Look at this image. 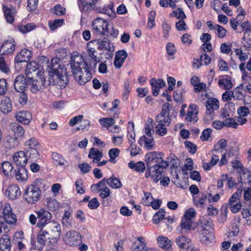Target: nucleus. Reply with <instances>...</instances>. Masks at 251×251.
<instances>
[{"label": "nucleus", "instance_id": "nucleus-54", "mask_svg": "<svg viewBox=\"0 0 251 251\" xmlns=\"http://www.w3.org/2000/svg\"><path fill=\"white\" fill-rule=\"evenodd\" d=\"M193 200L194 203L196 206L201 207L206 203L207 197L206 196H203L200 198H198L197 197L193 196Z\"/></svg>", "mask_w": 251, "mask_h": 251}, {"label": "nucleus", "instance_id": "nucleus-42", "mask_svg": "<svg viewBox=\"0 0 251 251\" xmlns=\"http://www.w3.org/2000/svg\"><path fill=\"white\" fill-rule=\"evenodd\" d=\"M39 148H26L25 155L26 157L28 156L29 159L31 161L36 160L39 157L38 149Z\"/></svg>", "mask_w": 251, "mask_h": 251}, {"label": "nucleus", "instance_id": "nucleus-4", "mask_svg": "<svg viewBox=\"0 0 251 251\" xmlns=\"http://www.w3.org/2000/svg\"><path fill=\"white\" fill-rule=\"evenodd\" d=\"M156 122L157 124L155 127V133L160 136L165 135L167 132L166 127L171 123L168 103L163 105L161 113L156 118Z\"/></svg>", "mask_w": 251, "mask_h": 251}, {"label": "nucleus", "instance_id": "nucleus-33", "mask_svg": "<svg viewBox=\"0 0 251 251\" xmlns=\"http://www.w3.org/2000/svg\"><path fill=\"white\" fill-rule=\"evenodd\" d=\"M11 243L10 237L3 235L0 239V251H10Z\"/></svg>", "mask_w": 251, "mask_h": 251}, {"label": "nucleus", "instance_id": "nucleus-41", "mask_svg": "<svg viewBox=\"0 0 251 251\" xmlns=\"http://www.w3.org/2000/svg\"><path fill=\"white\" fill-rule=\"evenodd\" d=\"M1 168L2 173L5 176H12L13 167L11 163L8 161L3 162L1 164Z\"/></svg>", "mask_w": 251, "mask_h": 251}, {"label": "nucleus", "instance_id": "nucleus-35", "mask_svg": "<svg viewBox=\"0 0 251 251\" xmlns=\"http://www.w3.org/2000/svg\"><path fill=\"white\" fill-rule=\"evenodd\" d=\"M158 246L165 251H169L172 248V242L166 237L159 236L157 239Z\"/></svg>", "mask_w": 251, "mask_h": 251}, {"label": "nucleus", "instance_id": "nucleus-47", "mask_svg": "<svg viewBox=\"0 0 251 251\" xmlns=\"http://www.w3.org/2000/svg\"><path fill=\"white\" fill-rule=\"evenodd\" d=\"M36 27L35 24L33 23H29L26 25H22L18 26V30L22 33H26L30 32Z\"/></svg>", "mask_w": 251, "mask_h": 251}, {"label": "nucleus", "instance_id": "nucleus-38", "mask_svg": "<svg viewBox=\"0 0 251 251\" xmlns=\"http://www.w3.org/2000/svg\"><path fill=\"white\" fill-rule=\"evenodd\" d=\"M128 166L129 168L139 173H143L146 169L145 164L142 161H138L136 163L130 161L128 163Z\"/></svg>", "mask_w": 251, "mask_h": 251}, {"label": "nucleus", "instance_id": "nucleus-51", "mask_svg": "<svg viewBox=\"0 0 251 251\" xmlns=\"http://www.w3.org/2000/svg\"><path fill=\"white\" fill-rule=\"evenodd\" d=\"M0 70L5 74L10 72L9 63L2 56L0 57Z\"/></svg>", "mask_w": 251, "mask_h": 251}, {"label": "nucleus", "instance_id": "nucleus-24", "mask_svg": "<svg viewBox=\"0 0 251 251\" xmlns=\"http://www.w3.org/2000/svg\"><path fill=\"white\" fill-rule=\"evenodd\" d=\"M150 83L151 86L152 92L154 96H157L160 90V89L165 86V82L161 79H156L152 78L150 81Z\"/></svg>", "mask_w": 251, "mask_h": 251}, {"label": "nucleus", "instance_id": "nucleus-43", "mask_svg": "<svg viewBox=\"0 0 251 251\" xmlns=\"http://www.w3.org/2000/svg\"><path fill=\"white\" fill-rule=\"evenodd\" d=\"M114 4L112 2H110L107 5H104L100 7V12L102 13L105 14L111 18H115V13L113 8Z\"/></svg>", "mask_w": 251, "mask_h": 251}, {"label": "nucleus", "instance_id": "nucleus-29", "mask_svg": "<svg viewBox=\"0 0 251 251\" xmlns=\"http://www.w3.org/2000/svg\"><path fill=\"white\" fill-rule=\"evenodd\" d=\"M97 49L100 50H105L108 51H114L113 45L108 40H94Z\"/></svg>", "mask_w": 251, "mask_h": 251}, {"label": "nucleus", "instance_id": "nucleus-44", "mask_svg": "<svg viewBox=\"0 0 251 251\" xmlns=\"http://www.w3.org/2000/svg\"><path fill=\"white\" fill-rule=\"evenodd\" d=\"M49 225L51 231L57 233L55 239L58 240L60 238L61 233V227L60 225L58 222L54 220L50 221Z\"/></svg>", "mask_w": 251, "mask_h": 251}, {"label": "nucleus", "instance_id": "nucleus-58", "mask_svg": "<svg viewBox=\"0 0 251 251\" xmlns=\"http://www.w3.org/2000/svg\"><path fill=\"white\" fill-rule=\"evenodd\" d=\"M241 191H240V192L236 191L229 198L228 201L227 205L236 203L239 201H241L240 200L241 196Z\"/></svg>", "mask_w": 251, "mask_h": 251}, {"label": "nucleus", "instance_id": "nucleus-46", "mask_svg": "<svg viewBox=\"0 0 251 251\" xmlns=\"http://www.w3.org/2000/svg\"><path fill=\"white\" fill-rule=\"evenodd\" d=\"M15 176L17 180L24 181L27 178V173L24 168H20L16 171Z\"/></svg>", "mask_w": 251, "mask_h": 251}, {"label": "nucleus", "instance_id": "nucleus-34", "mask_svg": "<svg viewBox=\"0 0 251 251\" xmlns=\"http://www.w3.org/2000/svg\"><path fill=\"white\" fill-rule=\"evenodd\" d=\"M51 158L56 165L63 166L64 168H67L69 166L68 162L57 152H52Z\"/></svg>", "mask_w": 251, "mask_h": 251}, {"label": "nucleus", "instance_id": "nucleus-61", "mask_svg": "<svg viewBox=\"0 0 251 251\" xmlns=\"http://www.w3.org/2000/svg\"><path fill=\"white\" fill-rule=\"evenodd\" d=\"M192 223L191 220H189L183 216L180 222V226L182 229H189L192 227Z\"/></svg>", "mask_w": 251, "mask_h": 251}, {"label": "nucleus", "instance_id": "nucleus-1", "mask_svg": "<svg viewBox=\"0 0 251 251\" xmlns=\"http://www.w3.org/2000/svg\"><path fill=\"white\" fill-rule=\"evenodd\" d=\"M96 45L94 40L87 44V50L90 58L84 60L83 56L77 52H74L71 57L70 65L73 76L80 84L84 85L92 77V72L96 68L97 52L94 46Z\"/></svg>", "mask_w": 251, "mask_h": 251}, {"label": "nucleus", "instance_id": "nucleus-2", "mask_svg": "<svg viewBox=\"0 0 251 251\" xmlns=\"http://www.w3.org/2000/svg\"><path fill=\"white\" fill-rule=\"evenodd\" d=\"M43 60L46 63L42 67L46 68L48 75L52 77L53 81L61 87H65L69 79L66 68L64 65L60 64V59L57 57L52 58L50 63H49V59L46 57H43Z\"/></svg>", "mask_w": 251, "mask_h": 251}, {"label": "nucleus", "instance_id": "nucleus-18", "mask_svg": "<svg viewBox=\"0 0 251 251\" xmlns=\"http://www.w3.org/2000/svg\"><path fill=\"white\" fill-rule=\"evenodd\" d=\"M16 119L19 123L25 125H28L32 119V116L29 111L23 110L17 112Z\"/></svg>", "mask_w": 251, "mask_h": 251}, {"label": "nucleus", "instance_id": "nucleus-57", "mask_svg": "<svg viewBox=\"0 0 251 251\" xmlns=\"http://www.w3.org/2000/svg\"><path fill=\"white\" fill-rule=\"evenodd\" d=\"M78 5L82 12H85L91 6V2L84 0H78Z\"/></svg>", "mask_w": 251, "mask_h": 251}, {"label": "nucleus", "instance_id": "nucleus-20", "mask_svg": "<svg viewBox=\"0 0 251 251\" xmlns=\"http://www.w3.org/2000/svg\"><path fill=\"white\" fill-rule=\"evenodd\" d=\"M13 161L17 166H25L27 163V157L23 151L16 152L12 157Z\"/></svg>", "mask_w": 251, "mask_h": 251}, {"label": "nucleus", "instance_id": "nucleus-53", "mask_svg": "<svg viewBox=\"0 0 251 251\" xmlns=\"http://www.w3.org/2000/svg\"><path fill=\"white\" fill-rule=\"evenodd\" d=\"M251 32L247 31V34H245L242 41V48L245 49L246 50L249 49L251 47Z\"/></svg>", "mask_w": 251, "mask_h": 251}, {"label": "nucleus", "instance_id": "nucleus-19", "mask_svg": "<svg viewBox=\"0 0 251 251\" xmlns=\"http://www.w3.org/2000/svg\"><path fill=\"white\" fill-rule=\"evenodd\" d=\"M127 56L126 51L121 50L116 52L113 64L116 69L120 68Z\"/></svg>", "mask_w": 251, "mask_h": 251}, {"label": "nucleus", "instance_id": "nucleus-9", "mask_svg": "<svg viewBox=\"0 0 251 251\" xmlns=\"http://www.w3.org/2000/svg\"><path fill=\"white\" fill-rule=\"evenodd\" d=\"M238 155L239 148L237 146H229L226 151L222 153L219 162V166H222L227 164L229 159L234 158H237Z\"/></svg>", "mask_w": 251, "mask_h": 251}, {"label": "nucleus", "instance_id": "nucleus-32", "mask_svg": "<svg viewBox=\"0 0 251 251\" xmlns=\"http://www.w3.org/2000/svg\"><path fill=\"white\" fill-rule=\"evenodd\" d=\"M133 251H147V247L145 238L142 236L137 238V241L132 247Z\"/></svg>", "mask_w": 251, "mask_h": 251}, {"label": "nucleus", "instance_id": "nucleus-3", "mask_svg": "<svg viewBox=\"0 0 251 251\" xmlns=\"http://www.w3.org/2000/svg\"><path fill=\"white\" fill-rule=\"evenodd\" d=\"M35 214L29 215L28 221L32 226L36 224V226L40 228H43L51 221L52 215L50 212L45 208H42L34 211Z\"/></svg>", "mask_w": 251, "mask_h": 251}, {"label": "nucleus", "instance_id": "nucleus-22", "mask_svg": "<svg viewBox=\"0 0 251 251\" xmlns=\"http://www.w3.org/2000/svg\"><path fill=\"white\" fill-rule=\"evenodd\" d=\"M12 110V103L9 98L4 97L0 102V111L4 114H6Z\"/></svg>", "mask_w": 251, "mask_h": 251}, {"label": "nucleus", "instance_id": "nucleus-8", "mask_svg": "<svg viewBox=\"0 0 251 251\" xmlns=\"http://www.w3.org/2000/svg\"><path fill=\"white\" fill-rule=\"evenodd\" d=\"M81 239L80 234L75 230L68 231L63 236V242L70 246H76L81 242Z\"/></svg>", "mask_w": 251, "mask_h": 251}, {"label": "nucleus", "instance_id": "nucleus-64", "mask_svg": "<svg viewBox=\"0 0 251 251\" xmlns=\"http://www.w3.org/2000/svg\"><path fill=\"white\" fill-rule=\"evenodd\" d=\"M196 211L194 208H190L185 212L183 216L189 220H191L193 222L196 216Z\"/></svg>", "mask_w": 251, "mask_h": 251}, {"label": "nucleus", "instance_id": "nucleus-15", "mask_svg": "<svg viewBox=\"0 0 251 251\" xmlns=\"http://www.w3.org/2000/svg\"><path fill=\"white\" fill-rule=\"evenodd\" d=\"M205 107L206 114L209 115L210 118H212L214 111L218 110L219 108V102L216 98H209L205 103Z\"/></svg>", "mask_w": 251, "mask_h": 251}, {"label": "nucleus", "instance_id": "nucleus-39", "mask_svg": "<svg viewBox=\"0 0 251 251\" xmlns=\"http://www.w3.org/2000/svg\"><path fill=\"white\" fill-rule=\"evenodd\" d=\"M48 238H49V232L43 229V228H41V230L37 237V242L40 245V247H38L39 249H42L45 241H46Z\"/></svg>", "mask_w": 251, "mask_h": 251}, {"label": "nucleus", "instance_id": "nucleus-21", "mask_svg": "<svg viewBox=\"0 0 251 251\" xmlns=\"http://www.w3.org/2000/svg\"><path fill=\"white\" fill-rule=\"evenodd\" d=\"M31 57V52L27 49L22 50L15 57V63L26 62Z\"/></svg>", "mask_w": 251, "mask_h": 251}, {"label": "nucleus", "instance_id": "nucleus-59", "mask_svg": "<svg viewBox=\"0 0 251 251\" xmlns=\"http://www.w3.org/2000/svg\"><path fill=\"white\" fill-rule=\"evenodd\" d=\"M156 13L154 11H151L150 12L148 17V21L147 24V27L149 28L152 29L155 26V17Z\"/></svg>", "mask_w": 251, "mask_h": 251}, {"label": "nucleus", "instance_id": "nucleus-45", "mask_svg": "<svg viewBox=\"0 0 251 251\" xmlns=\"http://www.w3.org/2000/svg\"><path fill=\"white\" fill-rule=\"evenodd\" d=\"M106 182L108 185L113 189H118L122 186V184L119 179L112 176L108 179L105 180V182Z\"/></svg>", "mask_w": 251, "mask_h": 251}, {"label": "nucleus", "instance_id": "nucleus-55", "mask_svg": "<svg viewBox=\"0 0 251 251\" xmlns=\"http://www.w3.org/2000/svg\"><path fill=\"white\" fill-rule=\"evenodd\" d=\"M47 206L49 210L55 211L59 209L60 204L56 200L50 199L48 200Z\"/></svg>", "mask_w": 251, "mask_h": 251}, {"label": "nucleus", "instance_id": "nucleus-28", "mask_svg": "<svg viewBox=\"0 0 251 251\" xmlns=\"http://www.w3.org/2000/svg\"><path fill=\"white\" fill-rule=\"evenodd\" d=\"M218 85L221 88L224 90H230L234 86L231 78L229 75L221 77L218 81Z\"/></svg>", "mask_w": 251, "mask_h": 251}, {"label": "nucleus", "instance_id": "nucleus-10", "mask_svg": "<svg viewBox=\"0 0 251 251\" xmlns=\"http://www.w3.org/2000/svg\"><path fill=\"white\" fill-rule=\"evenodd\" d=\"M163 154L162 152L155 151L147 153L145 156L147 167H151V164L154 162L156 164H162L163 162H167L162 159Z\"/></svg>", "mask_w": 251, "mask_h": 251}, {"label": "nucleus", "instance_id": "nucleus-31", "mask_svg": "<svg viewBox=\"0 0 251 251\" xmlns=\"http://www.w3.org/2000/svg\"><path fill=\"white\" fill-rule=\"evenodd\" d=\"M10 129L13 133L14 137L18 138L22 137L25 134V130L22 126L16 123H13L10 126Z\"/></svg>", "mask_w": 251, "mask_h": 251}, {"label": "nucleus", "instance_id": "nucleus-36", "mask_svg": "<svg viewBox=\"0 0 251 251\" xmlns=\"http://www.w3.org/2000/svg\"><path fill=\"white\" fill-rule=\"evenodd\" d=\"M103 156L102 152L99 151L97 149L92 148L90 149L88 154V157L93 159V162H99Z\"/></svg>", "mask_w": 251, "mask_h": 251}, {"label": "nucleus", "instance_id": "nucleus-23", "mask_svg": "<svg viewBox=\"0 0 251 251\" xmlns=\"http://www.w3.org/2000/svg\"><path fill=\"white\" fill-rule=\"evenodd\" d=\"M26 86H28L27 82L22 75H18L14 80V88L19 92H24Z\"/></svg>", "mask_w": 251, "mask_h": 251}, {"label": "nucleus", "instance_id": "nucleus-50", "mask_svg": "<svg viewBox=\"0 0 251 251\" xmlns=\"http://www.w3.org/2000/svg\"><path fill=\"white\" fill-rule=\"evenodd\" d=\"M165 216V212L163 209H160L153 216L152 221L156 224H158L160 221L164 219Z\"/></svg>", "mask_w": 251, "mask_h": 251}, {"label": "nucleus", "instance_id": "nucleus-62", "mask_svg": "<svg viewBox=\"0 0 251 251\" xmlns=\"http://www.w3.org/2000/svg\"><path fill=\"white\" fill-rule=\"evenodd\" d=\"M144 196L142 198V202L146 206H150L153 197L151 193L147 192H144Z\"/></svg>", "mask_w": 251, "mask_h": 251}, {"label": "nucleus", "instance_id": "nucleus-49", "mask_svg": "<svg viewBox=\"0 0 251 251\" xmlns=\"http://www.w3.org/2000/svg\"><path fill=\"white\" fill-rule=\"evenodd\" d=\"M108 154L109 157V161L114 164L117 162L116 158L120 154V150L117 148H112L109 151Z\"/></svg>", "mask_w": 251, "mask_h": 251}, {"label": "nucleus", "instance_id": "nucleus-56", "mask_svg": "<svg viewBox=\"0 0 251 251\" xmlns=\"http://www.w3.org/2000/svg\"><path fill=\"white\" fill-rule=\"evenodd\" d=\"M64 23L63 19H56L49 22V26L51 30H54Z\"/></svg>", "mask_w": 251, "mask_h": 251}, {"label": "nucleus", "instance_id": "nucleus-60", "mask_svg": "<svg viewBox=\"0 0 251 251\" xmlns=\"http://www.w3.org/2000/svg\"><path fill=\"white\" fill-rule=\"evenodd\" d=\"M99 123L102 126L108 127L115 123V121L112 118H102L99 120Z\"/></svg>", "mask_w": 251, "mask_h": 251}, {"label": "nucleus", "instance_id": "nucleus-48", "mask_svg": "<svg viewBox=\"0 0 251 251\" xmlns=\"http://www.w3.org/2000/svg\"><path fill=\"white\" fill-rule=\"evenodd\" d=\"M227 142L225 139H221L214 146L213 151L216 152H222L227 147Z\"/></svg>", "mask_w": 251, "mask_h": 251}, {"label": "nucleus", "instance_id": "nucleus-16", "mask_svg": "<svg viewBox=\"0 0 251 251\" xmlns=\"http://www.w3.org/2000/svg\"><path fill=\"white\" fill-rule=\"evenodd\" d=\"M198 112V108L196 104L194 103L190 104L185 118V120L189 122L195 123L197 122Z\"/></svg>", "mask_w": 251, "mask_h": 251}, {"label": "nucleus", "instance_id": "nucleus-7", "mask_svg": "<svg viewBox=\"0 0 251 251\" xmlns=\"http://www.w3.org/2000/svg\"><path fill=\"white\" fill-rule=\"evenodd\" d=\"M108 26V22L101 18H97L93 21L92 24L93 32L99 36L106 34Z\"/></svg>", "mask_w": 251, "mask_h": 251}, {"label": "nucleus", "instance_id": "nucleus-37", "mask_svg": "<svg viewBox=\"0 0 251 251\" xmlns=\"http://www.w3.org/2000/svg\"><path fill=\"white\" fill-rule=\"evenodd\" d=\"M190 242L191 240L189 238L183 235L178 236L176 239L177 245L181 249H188Z\"/></svg>", "mask_w": 251, "mask_h": 251}, {"label": "nucleus", "instance_id": "nucleus-13", "mask_svg": "<svg viewBox=\"0 0 251 251\" xmlns=\"http://www.w3.org/2000/svg\"><path fill=\"white\" fill-rule=\"evenodd\" d=\"M3 220L7 223L13 224L17 222L16 216L12 212V208L9 203H5L2 210Z\"/></svg>", "mask_w": 251, "mask_h": 251}, {"label": "nucleus", "instance_id": "nucleus-11", "mask_svg": "<svg viewBox=\"0 0 251 251\" xmlns=\"http://www.w3.org/2000/svg\"><path fill=\"white\" fill-rule=\"evenodd\" d=\"M16 43L12 38H10L4 41L0 47V53L3 55L12 54L15 50Z\"/></svg>", "mask_w": 251, "mask_h": 251}, {"label": "nucleus", "instance_id": "nucleus-30", "mask_svg": "<svg viewBox=\"0 0 251 251\" xmlns=\"http://www.w3.org/2000/svg\"><path fill=\"white\" fill-rule=\"evenodd\" d=\"M40 69V66L35 61H31L27 64L25 75L27 78L31 77L32 74L35 73L36 75L38 74V70Z\"/></svg>", "mask_w": 251, "mask_h": 251}, {"label": "nucleus", "instance_id": "nucleus-25", "mask_svg": "<svg viewBox=\"0 0 251 251\" xmlns=\"http://www.w3.org/2000/svg\"><path fill=\"white\" fill-rule=\"evenodd\" d=\"M2 10L6 22L9 24H12L15 20L14 17L16 13L15 8L3 5Z\"/></svg>", "mask_w": 251, "mask_h": 251}, {"label": "nucleus", "instance_id": "nucleus-52", "mask_svg": "<svg viewBox=\"0 0 251 251\" xmlns=\"http://www.w3.org/2000/svg\"><path fill=\"white\" fill-rule=\"evenodd\" d=\"M170 17H175L177 19L183 20L186 18V15L181 8H177L176 10H174L169 14Z\"/></svg>", "mask_w": 251, "mask_h": 251}, {"label": "nucleus", "instance_id": "nucleus-17", "mask_svg": "<svg viewBox=\"0 0 251 251\" xmlns=\"http://www.w3.org/2000/svg\"><path fill=\"white\" fill-rule=\"evenodd\" d=\"M200 239L202 243L206 245H209L214 241V236L212 232L203 227L201 231Z\"/></svg>", "mask_w": 251, "mask_h": 251}, {"label": "nucleus", "instance_id": "nucleus-40", "mask_svg": "<svg viewBox=\"0 0 251 251\" xmlns=\"http://www.w3.org/2000/svg\"><path fill=\"white\" fill-rule=\"evenodd\" d=\"M134 124L133 123H129L127 126V138L129 141L130 147L133 146L135 143V133L134 131Z\"/></svg>", "mask_w": 251, "mask_h": 251}, {"label": "nucleus", "instance_id": "nucleus-26", "mask_svg": "<svg viewBox=\"0 0 251 251\" xmlns=\"http://www.w3.org/2000/svg\"><path fill=\"white\" fill-rule=\"evenodd\" d=\"M18 139L11 135L6 136L3 140V145L7 150H10L18 146Z\"/></svg>", "mask_w": 251, "mask_h": 251}, {"label": "nucleus", "instance_id": "nucleus-14", "mask_svg": "<svg viewBox=\"0 0 251 251\" xmlns=\"http://www.w3.org/2000/svg\"><path fill=\"white\" fill-rule=\"evenodd\" d=\"M28 79L27 83L30 90L33 93H37L39 90L42 89L46 84V80L43 78L40 77L38 80L33 79V75Z\"/></svg>", "mask_w": 251, "mask_h": 251}, {"label": "nucleus", "instance_id": "nucleus-63", "mask_svg": "<svg viewBox=\"0 0 251 251\" xmlns=\"http://www.w3.org/2000/svg\"><path fill=\"white\" fill-rule=\"evenodd\" d=\"M235 54L238 56L239 60L241 62L246 60L248 58V52H243L242 49H235Z\"/></svg>", "mask_w": 251, "mask_h": 251}, {"label": "nucleus", "instance_id": "nucleus-12", "mask_svg": "<svg viewBox=\"0 0 251 251\" xmlns=\"http://www.w3.org/2000/svg\"><path fill=\"white\" fill-rule=\"evenodd\" d=\"M3 190L4 196L11 200L17 199L21 195L20 188L15 184L9 185L5 190Z\"/></svg>", "mask_w": 251, "mask_h": 251}, {"label": "nucleus", "instance_id": "nucleus-5", "mask_svg": "<svg viewBox=\"0 0 251 251\" xmlns=\"http://www.w3.org/2000/svg\"><path fill=\"white\" fill-rule=\"evenodd\" d=\"M169 166L168 162H163L162 164H155L151 167H148L145 174L146 178L150 177L151 180L157 183L163 176V169L166 168Z\"/></svg>", "mask_w": 251, "mask_h": 251}, {"label": "nucleus", "instance_id": "nucleus-6", "mask_svg": "<svg viewBox=\"0 0 251 251\" xmlns=\"http://www.w3.org/2000/svg\"><path fill=\"white\" fill-rule=\"evenodd\" d=\"M41 192L35 185H29L25 189L24 193V198L29 204L36 203L40 199Z\"/></svg>", "mask_w": 251, "mask_h": 251}, {"label": "nucleus", "instance_id": "nucleus-27", "mask_svg": "<svg viewBox=\"0 0 251 251\" xmlns=\"http://www.w3.org/2000/svg\"><path fill=\"white\" fill-rule=\"evenodd\" d=\"M139 144L140 146H143L148 150H151L154 148V142L153 136H142L139 140Z\"/></svg>", "mask_w": 251, "mask_h": 251}]
</instances>
